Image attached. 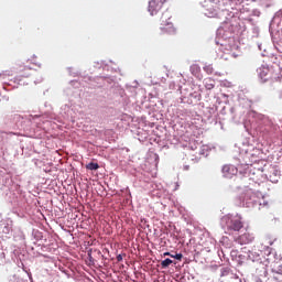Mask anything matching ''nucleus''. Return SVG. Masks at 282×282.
Segmentation results:
<instances>
[{
  "label": "nucleus",
  "instance_id": "1",
  "mask_svg": "<svg viewBox=\"0 0 282 282\" xmlns=\"http://www.w3.org/2000/svg\"><path fill=\"white\" fill-rule=\"evenodd\" d=\"M203 8L205 9V14L209 18L217 17V12H219V3L213 0H204Z\"/></svg>",
  "mask_w": 282,
  "mask_h": 282
},
{
  "label": "nucleus",
  "instance_id": "2",
  "mask_svg": "<svg viewBox=\"0 0 282 282\" xmlns=\"http://www.w3.org/2000/svg\"><path fill=\"white\" fill-rule=\"evenodd\" d=\"M164 3H166V0H150L148 10L152 17L154 14H158L164 8Z\"/></svg>",
  "mask_w": 282,
  "mask_h": 282
},
{
  "label": "nucleus",
  "instance_id": "3",
  "mask_svg": "<svg viewBox=\"0 0 282 282\" xmlns=\"http://www.w3.org/2000/svg\"><path fill=\"white\" fill-rule=\"evenodd\" d=\"M161 30L162 32H164V34H170L171 36L177 34V30L175 29V26H173V23L167 22L164 15H162L161 18Z\"/></svg>",
  "mask_w": 282,
  "mask_h": 282
},
{
  "label": "nucleus",
  "instance_id": "4",
  "mask_svg": "<svg viewBox=\"0 0 282 282\" xmlns=\"http://www.w3.org/2000/svg\"><path fill=\"white\" fill-rule=\"evenodd\" d=\"M236 241L237 243H240V246H248V243H252L254 241V235L245 232L239 236Z\"/></svg>",
  "mask_w": 282,
  "mask_h": 282
},
{
  "label": "nucleus",
  "instance_id": "5",
  "mask_svg": "<svg viewBox=\"0 0 282 282\" xmlns=\"http://www.w3.org/2000/svg\"><path fill=\"white\" fill-rule=\"evenodd\" d=\"M243 228V223H241V220L239 219H231L228 224H227V230L230 231H235V232H239V230H241Z\"/></svg>",
  "mask_w": 282,
  "mask_h": 282
},
{
  "label": "nucleus",
  "instance_id": "6",
  "mask_svg": "<svg viewBox=\"0 0 282 282\" xmlns=\"http://www.w3.org/2000/svg\"><path fill=\"white\" fill-rule=\"evenodd\" d=\"M238 170L235 167V165H224L223 166V175L224 177H228L229 180L237 175Z\"/></svg>",
  "mask_w": 282,
  "mask_h": 282
},
{
  "label": "nucleus",
  "instance_id": "7",
  "mask_svg": "<svg viewBox=\"0 0 282 282\" xmlns=\"http://www.w3.org/2000/svg\"><path fill=\"white\" fill-rule=\"evenodd\" d=\"M259 76L262 83H268V80H272V69L270 68H260Z\"/></svg>",
  "mask_w": 282,
  "mask_h": 282
},
{
  "label": "nucleus",
  "instance_id": "8",
  "mask_svg": "<svg viewBox=\"0 0 282 282\" xmlns=\"http://www.w3.org/2000/svg\"><path fill=\"white\" fill-rule=\"evenodd\" d=\"M204 85H205V88L208 89V90L215 89V79H213L210 77L205 78Z\"/></svg>",
  "mask_w": 282,
  "mask_h": 282
},
{
  "label": "nucleus",
  "instance_id": "9",
  "mask_svg": "<svg viewBox=\"0 0 282 282\" xmlns=\"http://www.w3.org/2000/svg\"><path fill=\"white\" fill-rule=\"evenodd\" d=\"M87 171H98L100 169V165L98 163L90 162L86 164Z\"/></svg>",
  "mask_w": 282,
  "mask_h": 282
},
{
  "label": "nucleus",
  "instance_id": "10",
  "mask_svg": "<svg viewBox=\"0 0 282 282\" xmlns=\"http://www.w3.org/2000/svg\"><path fill=\"white\" fill-rule=\"evenodd\" d=\"M171 263H173V260L167 258L161 262V268H169V265H171Z\"/></svg>",
  "mask_w": 282,
  "mask_h": 282
},
{
  "label": "nucleus",
  "instance_id": "11",
  "mask_svg": "<svg viewBox=\"0 0 282 282\" xmlns=\"http://www.w3.org/2000/svg\"><path fill=\"white\" fill-rule=\"evenodd\" d=\"M204 72H206V74H213V72H215V68H213V65H206L204 67Z\"/></svg>",
  "mask_w": 282,
  "mask_h": 282
},
{
  "label": "nucleus",
  "instance_id": "12",
  "mask_svg": "<svg viewBox=\"0 0 282 282\" xmlns=\"http://www.w3.org/2000/svg\"><path fill=\"white\" fill-rule=\"evenodd\" d=\"M184 256L182 254V253H176L175 256H173V254H171V258L172 259H176L177 261H182V258H183Z\"/></svg>",
  "mask_w": 282,
  "mask_h": 282
},
{
  "label": "nucleus",
  "instance_id": "13",
  "mask_svg": "<svg viewBox=\"0 0 282 282\" xmlns=\"http://www.w3.org/2000/svg\"><path fill=\"white\" fill-rule=\"evenodd\" d=\"M275 272H276V274H282V265H279L278 270Z\"/></svg>",
  "mask_w": 282,
  "mask_h": 282
},
{
  "label": "nucleus",
  "instance_id": "14",
  "mask_svg": "<svg viewBox=\"0 0 282 282\" xmlns=\"http://www.w3.org/2000/svg\"><path fill=\"white\" fill-rule=\"evenodd\" d=\"M25 69H32L30 66H24V69H20L21 73L25 72Z\"/></svg>",
  "mask_w": 282,
  "mask_h": 282
},
{
  "label": "nucleus",
  "instance_id": "15",
  "mask_svg": "<svg viewBox=\"0 0 282 282\" xmlns=\"http://www.w3.org/2000/svg\"><path fill=\"white\" fill-rule=\"evenodd\" d=\"M117 261H122V254L117 256Z\"/></svg>",
  "mask_w": 282,
  "mask_h": 282
},
{
  "label": "nucleus",
  "instance_id": "16",
  "mask_svg": "<svg viewBox=\"0 0 282 282\" xmlns=\"http://www.w3.org/2000/svg\"><path fill=\"white\" fill-rule=\"evenodd\" d=\"M191 69H192V72H193V69H196V70H197V69H199V66L194 65V66L191 67Z\"/></svg>",
  "mask_w": 282,
  "mask_h": 282
},
{
  "label": "nucleus",
  "instance_id": "17",
  "mask_svg": "<svg viewBox=\"0 0 282 282\" xmlns=\"http://www.w3.org/2000/svg\"><path fill=\"white\" fill-rule=\"evenodd\" d=\"M164 257H171V252H165Z\"/></svg>",
  "mask_w": 282,
  "mask_h": 282
}]
</instances>
